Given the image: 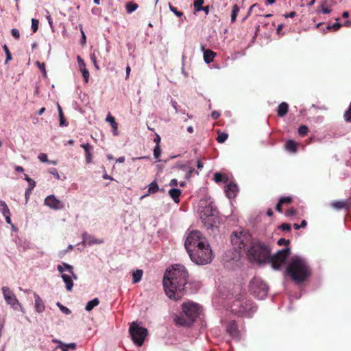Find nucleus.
I'll list each match as a JSON object with an SVG mask.
<instances>
[{"mask_svg":"<svg viewBox=\"0 0 351 351\" xmlns=\"http://www.w3.org/2000/svg\"><path fill=\"white\" fill-rule=\"evenodd\" d=\"M289 254L290 249L287 247L271 255L270 247L259 240L252 241L247 250V256L250 261L259 265L270 263L274 269H281Z\"/></svg>","mask_w":351,"mask_h":351,"instance_id":"f257e3e1","label":"nucleus"},{"mask_svg":"<svg viewBox=\"0 0 351 351\" xmlns=\"http://www.w3.org/2000/svg\"><path fill=\"white\" fill-rule=\"evenodd\" d=\"M184 247L191 260L197 265H207L213 260L210 244L199 230H192L188 233Z\"/></svg>","mask_w":351,"mask_h":351,"instance_id":"f03ea898","label":"nucleus"},{"mask_svg":"<svg viewBox=\"0 0 351 351\" xmlns=\"http://www.w3.org/2000/svg\"><path fill=\"white\" fill-rule=\"evenodd\" d=\"M188 273L184 266L176 264L167 270L163 278V287L168 298L175 300L180 299L187 283Z\"/></svg>","mask_w":351,"mask_h":351,"instance_id":"7ed1b4c3","label":"nucleus"},{"mask_svg":"<svg viewBox=\"0 0 351 351\" xmlns=\"http://www.w3.org/2000/svg\"><path fill=\"white\" fill-rule=\"evenodd\" d=\"M287 271L291 279L298 284L304 282L311 274L307 262L298 256L292 257Z\"/></svg>","mask_w":351,"mask_h":351,"instance_id":"20e7f679","label":"nucleus"},{"mask_svg":"<svg viewBox=\"0 0 351 351\" xmlns=\"http://www.w3.org/2000/svg\"><path fill=\"white\" fill-rule=\"evenodd\" d=\"M199 213L204 226L207 229L213 228L219 222L218 212L210 199H201Z\"/></svg>","mask_w":351,"mask_h":351,"instance_id":"39448f33","label":"nucleus"},{"mask_svg":"<svg viewBox=\"0 0 351 351\" xmlns=\"http://www.w3.org/2000/svg\"><path fill=\"white\" fill-rule=\"evenodd\" d=\"M231 243L239 254L242 250H244L248 243L252 242L251 239V234L250 232L244 229H239L234 231L231 234Z\"/></svg>","mask_w":351,"mask_h":351,"instance_id":"423d86ee","label":"nucleus"},{"mask_svg":"<svg viewBox=\"0 0 351 351\" xmlns=\"http://www.w3.org/2000/svg\"><path fill=\"white\" fill-rule=\"evenodd\" d=\"M57 270L65 285L66 289L68 291H71L73 287V280H77V276L73 271V267L65 262H62L57 266Z\"/></svg>","mask_w":351,"mask_h":351,"instance_id":"0eeeda50","label":"nucleus"},{"mask_svg":"<svg viewBox=\"0 0 351 351\" xmlns=\"http://www.w3.org/2000/svg\"><path fill=\"white\" fill-rule=\"evenodd\" d=\"M268 289V286L261 278L255 277L250 282V291L255 298L259 300L266 298Z\"/></svg>","mask_w":351,"mask_h":351,"instance_id":"6e6552de","label":"nucleus"},{"mask_svg":"<svg viewBox=\"0 0 351 351\" xmlns=\"http://www.w3.org/2000/svg\"><path fill=\"white\" fill-rule=\"evenodd\" d=\"M129 332L132 337V340L134 343L140 347L141 346L145 341L146 336L147 335V330L145 328L141 326L136 322H132L129 328Z\"/></svg>","mask_w":351,"mask_h":351,"instance_id":"1a4fd4ad","label":"nucleus"},{"mask_svg":"<svg viewBox=\"0 0 351 351\" xmlns=\"http://www.w3.org/2000/svg\"><path fill=\"white\" fill-rule=\"evenodd\" d=\"M232 311L241 316L250 317L256 311V306L250 301L236 302L232 306Z\"/></svg>","mask_w":351,"mask_h":351,"instance_id":"9d476101","label":"nucleus"},{"mask_svg":"<svg viewBox=\"0 0 351 351\" xmlns=\"http://www.w3.org/2000/svg\"><path fill=\"white\" fill-rule=\"evenodd\" d=\"M2 293L6 303L11 306L14 310L23 311V306L19 303L14 292L8 287H3Z\"/></svg>","mask_w":351,"mask_h":351,"instance_id":"9b49d317","label":"nucleus"},{"mask_svg":"<svg viewBox=\"0 0 351 351\" xmlns=\"http://www.w3.org/2000/svg\"><path fill=\"white\" fill-rule=\"evenodd\" d=\"M182 310L186 317H189L192 323L199 316L201 312L199 305L191 302L183 303Z\"/></svg>","mask_w":351,"mask_h":351,"instance_id":"f8f14e48","label":"nucleus"},{"mask_svg":"<svg viewBox=\"0 0 351 351\" xmlns=\"http://www.w3.org/2000/svg\"><path fill=\"white\" fill-rule=\"evenodd\" d=\"M44 204L56 210H61L64 208V204L56 198L54 195H49L47 196L44 200Z\"/></svg>","mask_w":351,"mask_h":351,"instance_id":"ddd939ff","label":"nucleus"},{"mask_svg":"<svg viewBox=\"0 0 351 351\" xmlns=\"http://www.w3.org/2000/svg\"><path fill=\"white\" fill-rule=\"evenodd\" d=\"M103 243L104 241L102 239H95L93 235L88 234L87 232H84L82 234V243L84 245H92L94 244H101Z\"/></svg>","mask_w":351,"mask_h":351,"instance_id":"4468645a","label":"nucleus"},{"mask_svg":"<svg viewBox=\"0 0 351 351\" xmlns=\"http://www.w3.org/2000/svg\"><path fill=\"white\" fill-rule=\"evenodd\" d=\"M227 332L233 338L239 340L241 338V332L238 330L237 325L234 321L230 322L227 326Z\"/></svg>","mask_w":351,"mask_h":351,"instance_id":"2eb2a0df","label":"nucleus"},{"mask_svg":"<svg viewBox=\"0 0 351 351\" xmlns=\"http://www.w3.org/2000/svg\"><path fill=\"white\" fill-rule=\"evenodd\" d=\"M238 191V186L234 182H230L228 184L225 189L226 196L229 199L234 198L237 196Z\"/></svg>","mask_w":351,"mask_h":351,"instance_id":"dca6fc26","label":"nucleus"},{"mask_svg":"<svg viewBox=\"0 0 351 351\" xmlns=\"http://www.w3.org/2000/svg\"><path fill=\"white\" fill-rule=\"evenodd\" d=\"M0 212L5 217L6 223L12 224L10 209L6 203L3 200H0Z\"/></svg>","mask_w":351,"mask_h":351,"instance_id":"f3484780","label":"nucleus"},{"mask_svg":"<svg viewBox=\"0 0 351 351\" xmlns=\"http://www.w3.org/2000/svg\"><path fill=\"white\" fill-rule=\"evenodd\" d=\"M80 146L84 150L86 162L87 164L91 163L92 160H93V154H92L93 146L90 145L89 143H83Z\"/></svg>","mask_w":351,"mask_h":351,"instance_id":"a211bd4d","label":"nucleus"},{"mask_svg":"<svg viewBox=\"0 0 351 351\" xmlns=\"http://www.w3.org/2000/svg\"><path fill=\"white\" fill-rule=\"evenodd\" d=\"M34 298L35 301L34 306L36 311L39 313H43L45 309V305L43 300L36 293H34Z\"/></svg>","mask_w":351,"mask_h":351,"instance_id":"6ab92c4d","label":"nucleus"},{"mask_svg":"<svg viewBox=\"0 0 351 351\" xmlns=\"http://www.w3.org/2000/svg\"><path fill=\"white\" fill-rule=\"evenodd\" d=\"M202 49L204 52V62L207 64L212 62L215 56V53L210 49H204V47H202Z\"/></svg>","mask_w":351,"mask_h":351,"instance_id":"aec40b11","label":"nucleus"},{"mask_svg":"<svg viewBox=\"0 0 351 351\" xmlns=\"http://www.w3.org/2000/svg\"><path fill=\"white\" fill-rule=\"evenodd\" d=\"M174 320L177 324L180 326H189L192 324L191 320L189 319V317H186L184 313L182 315L177 316Z\"/></svg>","mask_w":351,"mask_h":351,"instance_id":"412c9836","label":"nucleus"},{"mask_svg":"<svg viewBox=\"0 0 351 351\" xmlns=\"http://www.w3.org/2000/svg\"><path fill=\"white\" fill-rule=\"evenodd\" d=\"M169 194L175 203H178L180 202V195L181 194V191L180 189L176 188L171 189L169 191Z\"/></svg>","mask_w":351,"mask_h":351,"instance_id":"4be33fe9","label":"nucleus"},{"mask_svg":"<svg viewBox=\"0 0 351 351\" xmlns=\"http://www.w3.org/2000/svg\"><path fill=\"white\" fill-rule=\"evenodd\" d=\"M289 106L285 102H282L278 108V114L279 117H284L288 112Z\"/></svg>","mask_w":351,"mask_h":351,"instance_id":"5701e85b","label":"nucleus"},{"mask_svg":"<svg viewBox=\"0 0 351 351\" xmlns=\"http://www.w3.org/2000/svg\"><path fill=\"white\" fill-rule=\"evenodd\" d=\"M298 144L293 140H289L286 142V149L290 152L294 153L296 152Z\"/></svg>","mask_w":351,"mask_h":351,"instance_id":"b1692460","label":"nucleus"},{"mask_svg":"<svg viewBox=\"0 0 351 351\" xmlns=\"http://www.w3.org/2000/svg\"><path fill=\"white\" fill-rule=\"evenodd\" d=\"M99 302L98 298H94L93 300L88 301L85 306V310L90 311L94 307L99 304Z\"/></svg>","mask_w":351,"mask_h":351,"instance_id":"393cba45","label":"nucleus"},{"mask_svg":"<svg viewBox=\"0 0 351 351\" xmlns=\"http://www.w3.org/2000/svg\"><path fill=\"white\" fill-rule=\"evenodd\" d=\"M138 8V4L133 1H130L125 5V9L128 14H131Z\"/></svg>","mask_w":351,"mask_h":351,"instance_id":"a878e982","label":"nucleus"},{"mask_svg":"<svg viewBox=\"0 0 351 351\" xmlns=\"http://www.w3.org/2000/svg\"><path fill=\"white\" fill-rule=\"evenodd\" d=\"M331 206L336 210H341L346 207V202L343 200L335 201L331 203Z\"/></svg>","mask_w":351,"mask_h":351,"instance_id":"bb28decb","label":"nucleus"},{"mask_svg":"<svg viewBox=\"0 0 351 351\" xmlns=\"http://www.w3.org/2000/svg\"><path fill=\"white\" fill-rule=\"evenodd\" d=\"M143 276V271L137 269L132 274V282L133 283H137L141 281Z\"/></svg>","mask_w":351,"mask_h":351,"instance_id":"cd10ccee","label":"nucleus"},{"mask_svg":"<svg viewBox=\"0 0 351 351\" xmlns=\"http://www.w3.org/2000/svg\"><path fill=\"white\" fill-rule=\"evenodd\" d=\"M214 180L217 183L227 182L228 178L225 175L217 172L214 174Z\"/></svg>","mask_w":351,"mask_h":351,"instance_id":"c85d7f7f","label":"nucleus"},{"mask_svg":"<svg viewBox=\"0 0 351 351\" xmlns=\"http://www.w3.org/2000/svg\"><path fill=\"white\" fill-rule=\"evenodd\" d=\"M239 10H240L239 7L237 4H234L233 5L232 9V12H231V22L232 23H234L236 21L238 13L239 12Z\"/></svg>","mask_w":351,"mask_h":351,"instance_id":"c756f323","label":"nucleus"},{"mask_svg":"<svg viewBox=\"0 0 351 351\" xmlns=\"http://www.w3.org/2000/svg\"><path fill=\"white\" fill-rule=\"evenodd\" d=\"M158 189L159 187L156 181H153L149 184L148 192L149 193H154L157 192Z\"/></svg>","mask_w":351,"mask_h":351,"instance_id":"7c9ffc66","label":"nucleus"},{"mask_svg":"<svg viewBox=\"0 0 351 351\" xmlns=\"http://www.w3.org/2000/svg\"><path fill=\"white\" fill-rule=\"evenodd\" d=\"M204 3V0H194L193 5L195 10L196 12L201 11L202 9V5Z\"/></svg>","mask_w":351,"mask_h":351,"instance_id":"2f4dec72","label":"nucleus"},{"mask_svg":"<svg viewBox=\"0 0 351 351\" xmlns=\"http://www.w3.org/2000/svg\"><path fill=\"white\" fill-rule=\"evenodd\" d=\"M57 306L59 308V309L65 315H69L71 313V311L69 308L62 305L60 302H58L56 303Z\"/></svg>","mask_w":351,"mask_h":351,"instance_id":"473e14b6","label":"nucleus"},{"mask_svg":"<svg viewBox=\"0 0 351 351\" xmlns=\"http://www.w3.org/2000/svg\"><path fill=\"white\" fill-rule=\"evenodd\" d=\"M169 8L171 12H172L175 15L178 17H181L183 15V12L178 11L176 8L173 6L170 3H169Z\"/></svg>","mask_w":351,"mask_h":351,"instance_id":"72a5a7b5","label":"nucleus"},{"mask_svg":"<svg viewBox=\"0 0 351 351\" xmlns=\"http://www.w3.org/2000/svg\"><path fill=\"white\" fill-rule=\"evenodd\" d=\"M106 121L110 123L112 129H116L118 123L115 121V119L112 116L108 115L106 117Z\"/></svg>","mask_w":351,"mask_h":351,"instance_id":"f704fd0d","label":"nucleus"},{"mask_svg":"<svg viewBox=\"0 0 351 351\" xmlns=\"http://www.w3.org/2000/svg\"><path fill=\"white\" fill-rule=\"evenodd\" d=\"M308 132V128L305 125H300L298 128V134L301 136H305Z\"/></svg>","mask_w":351,"mask_h":351,"instance_id":"c9c22d12","label":"nucleus"},{"mask_svg":"<svg viewBox=\"0 0 351 351\" xmlns=\"http://www.w3.org/2000/svg\"><path fill=\"white\" fill-rule=\"evenodd\" d=\"M228 134L226 133H221L218 135L217 141L219 143H224L228 138Z\"/></svg>","mask_w":351,"mask_h":351,"instance_id":"e433bc0d","label":"nucleus"},{"mask_svg":"<svg viewBox=\"0 0 351 351\" xmlns=\"http://www.w3.org/2000/svg\"><path fill=\"white\" fill-rule=\"evenodd\" d=\"M79 27H80V32H81V34H82V38H81V40H80V43L82 44V45H84L86 43V35H85V33L83 30V27L82 25H79Z\"/></svg>","mask_w":351,"mask_h":351,"instance_id":"4c0bfd02","label":"nucleus"},{"mask_svg":"<svg viewBox=\"0 0 351 351\" xmlns=\"http://www.w3.org/2000/svg\"><path fill=\"white\" fill-rule=\"evenodd\" d=\"M3 49L5 53V55H6V60H5V64H7L8 62V61H10L11 59H12V55L10 52V50L8 49V47H7V45H4L3 47Z\"/></svg>","mask_w":351,"mask_h":351,"instance_id":"58836bf2","label":"nucleus"},{"mask_svg":"<svg viewBox=\"0 0 351 351\" xmlns=\"http://www.w3.org/2000/svg\"><path fill=\"white\" fill-rule=\"evenodd\" d=\"M344 119L346 121L351 122V102L348 109L344 113Z\"/></svg>","mask_w":351,"mask_h":351,"instance_id":"ea45409f","label":"nucleus"},{"mask_svg":"<svg viewBox=\"0 0 351 351\" xmlns=\"http://www.w3.org/2000/svg\"><path fill=\"white\" fill-rule=\"evenodd\" d=\"M80 71L82 72V76H83V78H84V80L85 83H87L88 82V80H89V72H88V71L87 70L86 68H84L83 69H81Z\"/></svg>","mask_w":351,"mask_h":351,"instance_id":"a19ab883","label":"nucleus"},{"mask_svg":"<svg viewBox=\"0 0 351 351\" xmlns=\"http://www.w3.org/2000/svg\"><path fill=\"white\" fill-rule=\"evenodd\" d=\"M39 21L37 19H32V30L35 33L38 29Z\"/></svg>","mask_w":351,"mask_h":351,"instance_id":"79ce46f5","label":"nucleus"},{"mask_svg":"<svg viewBox=\"0 0 351 351\" xmlns=\"http://www.w3.org/2000/svg\"><path fill=\"white\" fill-rule=\"evenodd\" d=\"M342 26V24H341L339 22H336L335 23H333L332 25H328L327 27H326V29L328 30L329 29H333L334 30L337 31Z\"/></svg>","mask_w":351,"mask_h":351,"instance_id":"37998d69","label":"nucleus"},{"mask_svg":"<svg viewBox=\"0 0 351 351\" xmlns=\"http://www.w3.org/2000/svg\"><path fill=\"white\" fill-rule=\"evenodd\" d=\"M59 117V124L61 127H66L68 125V123L64 117V114H58Z\"/></svg>","mask_w":351,"mask_h":351,"instance_id":"c03bdc74","label":"nucleus"},{"mask_svg":"<svg viewBox=\"0 0 351 351\" xmlns=\"http://www.w3.org/2000/svg\"><path fill=\"white\" fill-rule=\"evenodd\" d=\"M160 154H161V149H160V146H156L154 149V158L156 159H157L158 161H160L159 157H160Z\"/></svg>","mask_w":351,"mask_h":351,"instance_id":"a18cd8bd","label":"nucleus"},{"mask_svg":"<svg viewBox=\"0 0 351 351\" xmlns=\"http://www.w3.org/2000/svg\"><path fill=\"white\" fill-rule=\"evenodd\" d=\"M38 158L42 162H49L48 158H47V155L46 154H45V153H40L38 155Z\"/></svg>","mask_w":351,"mask_h":351,"instance_id":"49530a36","label":"nucleus"},{"mask_svg":"<svg viewBox=\"0 0 351 351\" xmlns=\"http://www.w3.org/2000/svg\"><path fill=\"white\" fill-rule=\"evenodd\" d=\"M11 34L16 40L19 39V38H20V32H19V29H17L16 28H12L11 29Z\"/></svg>","mask_w":351,"mask_h":351,"instance_id":"de8ad7c7","label":"nucleus"},{"mask_svg":"<svg viewBox=\"0 0 351 351\" xmlns=\"http://www.w3.org/2000/svg\"><path fill=\"white\" fill-rule=\"evenodd\" d=\"M77 62L79 64L80 70L86 68V64H85L84 61L81 58L80 56H78L77 57Z\"/></svg>","mask_w":351,"mask_h":351,"instance_id":"09e8293b","label":"nucleus"},{"mask_svg":"<svg viewBox=\"0 0 351 351\" xmlns=\"http://www.w3.org/2000/svg\"><path fill=\"white\" fill-rule=\"evenodd\" d=\"M36 64L38 66V68L42 71L43 75L45 77L47 73H46V70H45V64L40 63V62H36Z\"/></svg>","mask_w":351,"mask_h":351,"instance_id":"8fccbe9b","label":"nucleus"},{"mask_svg":"<svg viewBox=\"0 0 351 351\" xmlns=\"http://www.w3.org/2000/svg\"><path fill=\"white\" fill-rule=\"evenodd\" d=\"M49 173L53 175L57 180H60V177L56 169H51Z\"/></svg>","mask_w":351,"mask_h":351,"instance_id":"3c124183","label":"nucleus"},{"mask_svg":"<svg viewBox=\"0 0 351 351\" xmlns=\"http://www.w3.org/2000/svg\"><path fill=\"white\" fill-rule=\"evenodd\" d=\"M279 201L282 204L290 203L291 202V197H289V196L282 197L280 198Z\"/></svg>","mask_w":351,"mask_h":351,"instance_id":"603ef678","label":"nucleus"},{"mask_svg":"<svg viewBox=\"0 0 351 351\" xmlns=\"http://www.w3.org/2000/svg\"><path fill=\"white\" fill-rule=\"evenodd\" d=\"M27 182L29 184V186L27 189H31V190H33L34 187L36 186V182L33 179H27Z\"/></svg>","mask_w":351,"mask_h":351,"instance_id":"864d4df0","label":"nucleus"},{"mask_svg":"<svg viewBox=\"0 0 351 351\" xmlns=\"http://www.w3.org/2000/svg\"><path fill=\"white\" fill-rule=\"evenodd\" d=\"M280 228L283 231H289L291 230V226L289 223H282Z\"/></svg>","mask_w":351,"mask_h":351,"instance_id":"5fc2aeb1","label":"nucleus"},{"mask_svg":"<svg viewBox=\"0 0 351 351\" xmlns=\"http://www.w3.org/2000/svg\"><path fill=\"white\" fill-rule=\"evenodd\" d=\"M46 13H47L46 14V19L48 21L49 25H50V27L51 28H53V21H52V19L51 18V15H50L49 12L47 10H46Z\"/></svg>","mask_w":351,"mask_h":351,"instance_id":"6e6d98bb","label":"nucleus"},{"mask_svg":"<svg viewBox=\"0 0 351 351\" xmlns=\"http://www.w3.org/2000/svg\"><path fill=\"white\" fill-rule=\"evenodd\" d=\"M171 105L174 108L176 113L179 112L178 105V103L175 100H173V99L171 100Z\"/></svg>","mask_w":351,"mask_h":351,"instance_id":"4d7b16f0","label":"nucleus"},{"mask_svg":"<svg viewBox=\"0 0 351 351\" xmlns=\"http://www.w3.org/2000/svg\"><path fill=\"white\" fill-rule=\"evenodd\" d=\"M289 243V240H287V239H280L278 241V244L279 245H287Z\"/></svg>","mask_w":351,"mask_h":351,"instance_id":"13d9d810","label":"nucleus"},{"mask_svg":"<svg viewBox=\"0 0 351 351\" xmlns=\"http://www.w3.org/2000/svg\"><path fill=\"white\" fill-rule=\"evenodd\" d=\"M220 116V113L218 111H213L211 113V117L214 120H217Z\"/></svg>","mask_w":351,"mask_h":351,"instance_id":"bf43d9fd","label":"nucleus"},{"mask_svg":"<svg viewBox=\"0 0 351 351\" xmlns=\"http://www.w3.org/2000/svg\"><path fill=\"white\" fill-rule=\"evenodd\" d=\"M160 136L158 134H156L155 138H154V142L156 143V146H160Z\"/></svg>","mask_w":351,"mask_h":351,"instance_id":"052dcab7","label":"nucleus"},{"mask_svg":"<svg viewBox=\"0 0 351 351\" xmlns=\"http://www.w3.org/2000/svg\"><path fill=\"white\" fill-rule=\"evenodd\" d=\"M32 190H31V189H26V190H25V196L26 203L28 202V199H29L30 194L32 193Z\"/></svg>","mask_w":351,"mask_h":351,"instance_id":"680f3d73","label":"nucleus"},{"mask_svg":"<svg viewBox=\"0 0 351 351\" xmlns=\"http://www.w3.org/2000/svg\"><path fill=\"white\" fill-rule=\"evenodd\" d=\"M58 348L61 349L62 351H69V348L66 346V343H60V346H58Z\"/></svg>","mask_w":351,"mask_h":351,"instance_id":"e2e57ef3","label":"nucleus"},{"mask_svg":"<svg viewBox=\"0 0 351 351\" xmlns=\"http://www.w3.org/2000/svg\"><path fill=\"white\" fill-rule=\"evenodd\" d=\"M295 214V210L294 208H291L286 212V215L287 217L293 216Z\"/></svg>","mask_w":351,"mask_h":351,"instance_id":"0e129e2a","label":"nucleus"},{"mask_svg":"<svg viewBox=\"0 0 351 351\" xmlns=\"http://www.w3.org/2000/svg\"><path fill=\"white\" fill-rule=\"evenodd\" d=\"M66 346L68 347L69 349L70 348L73 350H75L76 349L77 345L75 343H66Z\"/></svg>","mask_w":351,"mask_h":351,"instance_id":"69168bd1","label":"nucleus"},{"mask_svg":"<svg viewBox=\"0 0 351 351\" xmlns=\"http://www.w3.org/2000/svg\"><path fill=\"white\" fill-rule=\"evenodd\" d=\"M322 12L324 13V14H330L331 12V9L328 8H324L323 5H322Z\"/></svg>","mask_w":351,"mask_h":351,"instance_id":"338daca9","label":"nucleus"},{"mask_svg":"<svg viewBox=\"0 0 351 351\" xmlns=\"http://www.w3.org/2000/svg\"><path fill=\"white\" fill-rule=\"evenodd\" d=\"M296 15V12L293 11L289 14H284L285 18H293Z\"/></svg>","mask_w":351,"mask_h":351,"instance_id":"774afa93","label":"nucleus"}]
</instances>
